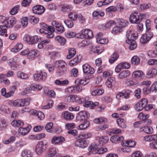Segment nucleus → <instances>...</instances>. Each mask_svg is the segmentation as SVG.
I'll list each match as a JSON object with an SVG mask.
<instances>
[{
  "mask_svg": "<svg viewBox=\"0 0 157 157\" xmlns=\"http://www.w3.org/2000/svg\"><path fill=\"white\" fill-rule=\"evenodd\" d=\"M55 65L56 67V73L58 75H64L66 71L67 64L63 60H60L56 61Z\"/></svg>",
  "mask_w": 157,
  "mask_h": 157,
  "instance_id": "obj_1",
  "label": "nucleus"
},
{
  "mask_svg": "<svg viewBox=\"0 0 157 157\" xmlns=\"http://www.w3.org/2000/svg\"><path fill=\"white\" fill-rule=\"evenodd\" d=\"M48 147V143L45 140L40 141L36 144L35 151L38 155L42 154L47 148Z\"/></svg>",
  "mask_w": 157,
  "mask_h": 157,
  "instance_id": "obj_2",
  "label": "nucleus"
},
{
  "mask_svg": "<svg viewBox=\"0 0 157 157\" xmlns=\"http://www.w3.org/2000/svg\"><path fill=\"white\" fill-rule=\"evenodd\" d=\"M145 17V15L138 13H134L131 14L129 17L130 22L132 24H139L142 20L143 18Z\"/></svg>",
  "mask_w": 157,
  "mask_h": 157,
  "instance_id": "obj_3",
  "label": "nucleus"
},
{
  "mask_svg": "<svg viewBox=\"0 0 157 157\" xmlns=\"http://www.w3.org/2000/svg\"><path fill=\"white\" fill-rule=\"evenodd\" d=\"M40 38H38L37 36H31L29 35H25L23 38V40L29 44H34L39 41Z\"/></svg>",
  "mask_w": 157,
  "mask_h": 157,
  "instance_id": "obj_4",
  "label": "nucleus"
},
{
  "mask_svg": "<svg viewBox=\"0 0 157 157\" xmlns=\"http://www.w3.org/2000/svg\"><path fill=\"white\" fill-rule=\"evenodd\" d=\"M47 76V73L42 71H40L39 73L35 74L33 75L34 80L38 81L45 80Z\"/></svg>",
  "mask_w": 157,
  "mask_h": 157,
  "instance_id": "obj_5",
  "label": "nucleus"
},
{
  "mask_svg": "<svg viewBox=\"0 0 157 157\" xmlns=\"http://www.w3.org/2000/svg\"><path fill=\"white\" fill-rule=\"evenodd\" d=\"M52 25L53 27H55L57 32L58 33L60 34L64 31V28L63 25L56 21L52 22Z\"/></svg>",
  "mask_w": 157,
  "mask_h": 157,
  "instance_id": "obj_6",
  "label": "nucleus"
},
{
  "mask_svg": "<svg viewBox=\"0 0 157 157\" xmlns=\"http://www.w3.org/2000/svg\"><path fill=\"white\" fill-rule=\"evenodd\" d=\"M140 105H142L144 109L146 111L149 110L153 108L154 105L152 104H147L148 100L147 99L144 98L141 101H139Z\"/></svg>",
  "mask_w": 157,
  "mask_h": 157,
  "instance_id": "obj_7",
  "label": "nucleus"
},
{
  "mask_svg": "<svg viewBox=\"0 0 157 157\" xmlns=\"http://www.w3.org/2000/svg\"><path fill=\"white\" fill-rule=\"evenodd\" d=\"M83 73L86 75L93 74L94 72V70L87 63H85L82 66Z\"/></svg>",
  "mask_w": 157,
  "mask_h": 157,
  "instance_id": "obj_8",
  "label": "nucleus"
},
{
  "mask_svg": "<svg viewBox=\"0 0 157 157\" xmlns=\"http://www.w3.org/2000/svg\"><path fill=\"white\" fill-rule=\"evenodd\" d=\"M75 144L77 147L84 148L87 146L88 143L84 139L80 138L75 142Z\"/></svg>",
  "mask_w": 157,
  "mask_h": 157,
  "instance_id": "obj_9",
  "label": "nucleus"
},
{
  "mask_svg": "<svg viewBox=\"0 0 157 157\" xmlns=\"http://www.w3.org/2000/svg\"><path fill=\"white\" fill-rule=\"evenodd\" d=\"M32 10L34 13L41 15L44 11L45 8L42 6L37 5L34 6Z\"/></svg>",
  "mask_w": 157,
  "mask_h": 157,
  "instance_id": "obj_10",
  "label": "nucleus"
},
{
  "mask_svg": "<svg viewBox=\"0 0 157 157\" xmlns=\"http://www.w3.org/2000/svg\"><path fill=\"white\" fill-rule=\"evenodd\" d=\"M65 140L64 138L61 136H55L52 138L51 142L55 145L59 144H62Z\"/></svg>",
  "mask_w": 157,
  "mask_h": 157,
  "instance_id": "obj_11",
  "label": "nucleus"
},
{
  "mask_svg": "<svg viewBox=\"0 0 157 157\" xmlns=\"http://www.w3.org/2000/svg\"><path fill=\"white\" fill-rule=\"evenodd\" d=\"M88 117L87 112L85 111H80L77 115L76 118L78 121H81L86 120Z\"/></svg>",
  "mask_w": 157,
  "mask_h": 157,
  "instance_id": "obj_12",
  "label": "nucleus"
},
{
  "mask_svg": "<svg viewBox=\"0 0 157 157\" xmlns=\"http://www.w3.org/2000/svg\"><path fill=\"white\" fill-rule=\"evenodd\" d=\"M82 31V35L86 39H90L93 36V32L90 29H83Z\"/></svg>",
  "mask_w": 157,
  "mask_h": 157,
  "instance_id": "obj_13",
  "label": "nucleus"
},
{
  "mask_svg": "<svg viewBox=\"0 0 157 157\" xmlns=\"http://www.w3.org/2000/svg\"><path fill=\"white\" fill-rule=\"evenodd\" d=\"M16 23V19L14 18H9L7 19V22L4 25L7 28H12Z\"/></svg>",
  "mask_w": 157,
  "mask_h": 157,
  "instance_id": "obj_14",
  "label": "nucleus"
},
{
  "mask_svg": "<svg viewBox=\"0 0 157 157\" xmlns=\"http://www.w3.org/2000/svg\"><path fill=\"white\" fill-rule=\"evenodd\" d=\"M96 140L98 142L100 145H102L107 143L109 138L106 136H98L96 137Z\"/></svg>",
  "mask_w": 157,
  "mask_h": 157,
  "instance_id": "obj_15",
  "label": "nucleus"
},
{
  "mask_svg": "<svg viewBox=\"0 0 157 157\" xmlns=\"http://www.w3.org/2000/svg\"><path fill=\"white\" fill-rule=\"evenodd\" d=\"M62 116L63 118L67 120H72L74 118L73 114L68 111L63 112Z\"/></svg>",
  "mask_w": 157,
  "mask_h": 157,
  "instance_id": "obj_16",
  "label": "nucleus"
},
{
  "mask_svg": "<svg viewBox=\"0 0 157 157\" xmlns=\"http://www.w3.org/2000/svg\"><path fill=\"white\" fill-rule=\"evenodd\" d=\"M132 76L135 78L143 79L144 76L143 72L141 71H136L134 72L132 74Z\"/></svg>",
  "mask_w": 157,
  "mask_h": 157,
  "instance_id": "obj_17",
  "label": "nucleus"
},
{
  "mask_svg": "<svg viewBox=\"0 0 157 157\" xmlns=\"http://www.w3.org/2000/svg\"><path fill=\"white\" fill-rule=\"evenodd\" d=\"M98 105L99 103L98 102H93L92 101H90L86 102L83 105L85 107H90L91 109H93L94 106Z\"/></svg>",
  "mask_w": 157,
  "mask_h": 157,
  "instance_id": "obj_18",
  "label": "nucleus"
},
{
  "mask_svg": "<svg viewBox=\"0 0 157 157\" xmlns=\"http://www.w3.org/2000/svg\"><path fill=\"white\" fill-rule=\"evenodd\" d=\"M143 140L147 142L157 140V135H147L144 137Z\"/></svg>",
  "mask_w": 157,
  "mask_h": 157,
  "instance_id": "obj_19",
  "label": "nucleus"
},
{
  "mask_svg": "<svg viewBox=\"0 0 157 157\" xmlns=\"http://www.w3.org/2000/svg\"><path fill=\"white\" fill-rule=\"evenodd\" d=\"M152 37L148 36L147 34H143L141 37L140 41L142 44H145L147 43L151 39Z\"/></svg>",
  "mask_w": 157,
  "mask_h": 157,
  "instance_id": "obj_20",
  "label": "nucleus"
},
{
  "mask_svg": "<svg viewBox=\"0 0 157 157\" xmlns=\"http://www.w3.org/2000/svg\"><path fill=\"white\" fill-rule=\"evenodd\" d=\"M117 25H118L121 28L127 26L128 24V21L125 20L118 19L117 20Z\"/></svg>",
  "mask_w": 157,
  "mask_h": 157,
  "instance_id": "obj_21",
  "label": "nucleus"
},
{
  "mask_svg": "<svg viewBox=\"0 0 157 157\" xmlns=\"http://www.w3.org/2000/svg\"><path fill=\"white\" fill-rule=\"evenodd\" d=\"M124 140L123 137L121 136H119L117 135H114L111 137L110 139V141L114 143H117L119 141H122Z\"/></svg>",
  "mask_w": 157,
  "mask_h": 157,
  "instance_id": "obj_22",
  "label": "nucleus"
},
{
  "mask_svg": "<svg viewBox=\"0 0 157 157\" xmlns=\"http://www.w3.org/2000/svg\"><path fill=\"white\" fill-rule=\"evenodd\" d=\"M130 75V73L129 71L124 70L119 74L118 77L120 79H122L129 77Z\"/></svg>",
  "mask_w": 157,
  "mask_h": 157,
  "instance_id": "obj_23",
  "label": "nucleus"
},
{
  "mask_svg": "<svg viewBox=\"0 0 157 157\" xmlns=\"http://www.w3.org/2000/svg\"><path fill=\"white\" fill-rule=\"evenodd\" d=\"M78 97L73 95H70L69 96L66 97L65 98V100L69 102H73L74 101H76V100H78Z\"/></svg>",
  "mask_w": 157,
  "mask_h": 157,
  "instance_id": "obj_24",
  "label": "nucleus"
},
{
  "mask_svg": "<svg viewBox=\"0 0 157 157\" xmlns=\"http://www.w3.org/2000/svg\"><path fill=\"white\" fill-rule=\"evenodd\" d=\"M98 148V145L95 144H91L88 148V150L90 153H92L93 154H97V149Z\"/></svg>",
  "mask_w": 157,
  "mask_h": 157,
  "instance_id": "obj_25",
  "label": "nucleus"
},
{
  "mask_svg": "<svg viewBox=\"0 0 157 157\" xmlns=\"http://www.w3.org/2000/svg\"><path fill=\"white\" fill-rule=\"evenodd\" d=\"M30 100L29 98L24 99H19V107H22L29 105Z\"/></svg>",
  "mask_w": 157,
  "mask_h": 157,
  "instance_id": "obj_26",
  "label": "nucleus"
},
{
  "mask_svg": "<svg viewBox=\"0 0 157 157\" xmlns=\"http://www.w3.org/2000/svg\"><path fill=\"white\" fill-rule=\"evenodd\" d=\"M81 56H76L73 60H71L69 62V64L71 66H73L76 65L79 62L81 59Z\"/></svg>",
  "mask_w": 157,
  "mask_h": 157,
  "instance_id": "obj_27",
  "label": "nucleus"
},
{
  "mask_svg": "<svg viewBox=\"0 0 157 157\" xmlns=\"http://www.w3.org/2000/svg\"><path fill=\"white\" fill-rule=\"evenodd\" d=\"M121 144L123 146L133 147L135 146L136 144L134 142L132 141L125 140L122 142Z\"/></svg>",
  "mask_w": 157,
  "mask_h": 157,
  "instance_id": "obj_28",
  "label": "nucleus"
},
{
  "mask_svg": "<svg viewBox=\"0 0 157 157\" xmlns=\"http://www.w3.org/2000/svg\"><path fill=\"white\" fill-rule=\"evenodd\" d=\"M115 83V78L113 77L109 78L106 81V85L109 88H111Z\"/></svg>",
  "mask_w": 157,
  "mask_h": 157,
  "instance_id": "obj_29",
  "label": "nucleus"
},
{
  "mask_svg": "<svg viewBox=\"0 0 157 157\" xmlns=\"http://www.w3.org/2000/svg\"><path fill=\"white\" fill-rule=\"evenodd\" d=\"M7 28L4 25L0 26V35L2 36H5L6 37L8 36L7 34Z\"/></svg>",
  "mask_w": 157,
  "mask_h": 157,
  "instance_id": "obj_30",
  "label": "nucleus"
},
{
  "mask_svg": "<svg viewBox=\"0 0 157 157\" xmlns=\"http://www.w3.org/2000/svg\"><path fill=\"white\" fill-rule=\"evenodd\" d=\"M157 73V70L155 68H151L149 70L146 75V77L148 78H151L152 76L155 75Z\"/></svg>",
  "mask_w": 157,
  "mask_h": 157,
  "instance_id": "obj_31",
  "label": "nucleus"
},
{
  "mask_svg": "<svg viewBox=\"0 0 157 157\" xmlns=\"http://www.w3.org/2000/svg\"><path fill=\"white\" fill-rule=\"evenodd\" d=\"M89 78L88 76L86 77L84 79H78L76 81L80 85H85L88 83L89 81Z\"/></svg>",
  "mask_w": 157,
  "mask_h": 157,
  "instance_id": "obj_32",
  "label": "nucleus"
},
{
  "mask_svg": "<svg viewBox=\"0 0 157 157\" xmlns=\"http://www.w3.org/2000/svg\"><path fill=\"white\" fill-rule=\"evenodd\" d=\"M140 60V58L137 56H134L131 59V63L134 65H137L139 64Z\"/></svg>",
  "mask_w": 157,
  "mask_h": 157,
  "instance_id": "obj_33",
  "label": "nucleus"
},
{
  "mask_svg": "<svg viewBox=\"0 0 157 157\" xmlns=\"http://www.w3.org/2000/svg\"><path fill=\"white\" fill-rule=\"evenodd\" d=\"M55 39L61 45H65L66 42V39L63 37L60 36H56L55 37Z\"/></svg>",
  "mask_w": 157,
  "mask_h": 157,
  "instance_id": "obj_34",
  "label": "nucleus"
},
{
  "mask_svg": "<svg viewBox=\"0 0 157 157\" xmlns=\"http://www.w3.org/2000/svg\"><path fill=\"white\" fill-rule=\"evenodd\" d=\"M23 44L21 43L17 44L13 48L11 49V51L14 52H17L23 48Z\"/></svg>",
  "mask_w": 157,
  "mask_h": 157,
  "instance_id": "obj_35",
  "label": "nucleus"
},
{
  "mask_svg": "<svg viewBox=\"0 0 157 157\" xmlns=\"http://www.w3.org/2000/svg\"><path fill=\"white\" fill-rule=\"evenodd\" d=\"M21 155L22 157H32L33 153L29 150L25 149L22 151Z\"/></svg>",
  "mask_w": 157,
  "mask_h": 157,
  "instance_id": "obj_36",
  "label": "nucleus"
},
{
  "mask_svg": "<svg viewBox=\"0 0 157 157\" xmlns=\"http://www.w3.org/2000/svg\"><path fill=\"white\" fill-rule=\"evenodd\" d=\"M76 51L74 48H71L69 50V54L67 56V58L68 59H71L76 54Z\"/></svg>",
  "mask_w": 157,
  "mask_h": 157,
  "instance_id": "obj_37",
  "label": "nucleus"
},
{
  "mask_svg": "<svg viewBox=\"0 0 157 157\" xmlns=\"http://www.w3.org/2000/svg\"><path fill=\"white\" fill-rule=\"evenodd\" d=\"M134 33V32L132 30H129L127 32L126 36L128 40H126V43H129V42L128 41L132 40V35H133Z\"/></svg>",
  "mask_w": 157,
  "mask_h": 157,
  "instance_id": "obj_38",
  "label": "nucleus"
},
{
  "mask_svg": "<svg viewBox=\"0 0 157 157\" xmlns=\"http://www.w3.org/2000/svg\"><path fill=\"white\" fill-rule=\"evenodd\" d=\"M62 11L63 12H69L71 9V7L67 4H62L60 6Z\"/></svg>",
  "mask_w": 157,
  "mask_h": 157,
  "instance_id": "obj_39",
  "label": "nucleus"
},
{
  "mask_svg": "<svg viewBox=\"0 0 157 157\" xmlns=\"http://www.w3.org/2000/svg\"><path fill=\"white\" fill-rule=\"evenodd\" d=\"M118 57V55L117 53H114L111 55L110 58L109 60V63H113L117 60Z\"/></svg>",
  "mask_w": 157,
  "mask_h": 157,
  "instance_id": "obj_40",
  "label": "nucleus"
},
{
  "mask_svg": "<svg viewBox=\"0 0 157 157\" xmlns=\"http://www.w3.org/2000/svg\"><path fill=\"white\" fill-rule=\"evenodd\" d=\"M124 121V119L122 118H119L117 120V122L118 125L120 127L123 128H126V125Z\"/></svg>",
  "mask_w": 157,
  "mask_h": 157,
  "instance_id": "obj_41",
  "label": "nucleus"
},
{
  "mask_svg": "<svg viewBox=\"0 0 157 157\" xmlns=\"http://www.w3.org/2000/svg\"><path fill=\"white\" fill-rule=\"evenodd\" d=\"M17 76L18 78L22 79H25L28 78L27 74L21 71H19L17 73Z\"/></svg>",
  "mask_w": 157,
  "mask_h": 157,
  "instance_id": "obj_42",
  "label": "nucleus"
},
{
  "mask_svg": "<svg viewBox=\"0 0 157 157\" xmlns=\"http://www.w3.org/2000/svg\"><path fill=\"white\" fill-rule=\"evenodd\" d=\"M23 122L19 120H15L12 122L11 124L14 127H18L19 126H22L23 125Z\"/></svg>",
  "mask_w": 157,
  "mask_h": 157,
  "instance_id": "obj_43",
  "label": "nucleus"
},
{
  "mask_svg": "<svg viewBox=\"0 0 157 157\" xmlns=\"http://www.w3.org/2000/svg\"><path fill=\"white\" fill-rule=\"evenodd\" d=\"M56 149L54 148H50L48 150V155L49 157L54 156L56 154Z\"/></svg>",
  "mask_w": 157,
  "mask_h": 157,
  "instance_id": "obj_44",
  "label": "nucleus"
},
{
  "mask_svg": "<svg viewBox=\"0 0 157 157\" xmlns=\"http://www.w3.org/2000/svg\"><path fill=\"white\" fill-rule=\"evenodd\" d=\"M136 82L131 79H127L125 80V84L127 86H130L136 84Z\"/></svg>",
  "mask_w": 157,
  "mask_h": 157,
  "instance_id": "obj_45",
  "label": "nucleus"
},
{
  "mask_svg": "<svg viewBox=\"0 0 157 157\" xmlns=\"http://www.w3.org/2000/svg\"><path fill=\"white\" fill-rule=\"evenodd\" d=\"M28 19L30 22L33 24L37 23L39 21V19L38 18L36 17L33 16H29Z\"/></svg>",
  "mask_w": 157,
  "mask_h": 157,
  "instance_id": "obj_46",
  "label": "nucleus"
},
{
  "mask_svg": "<svg viewBox=\"0 0 157 157\" xmlns=\"http://www.w3.org/2000/svg\"><path fill=\"white\" fill-rule=\"evenodd\" d=\"M68 17L72 21H75L77 19V14L75 12H71L68 14Z\"/></svg>",
  "mask_w": 157,
  "mask_h": 157,
  "instance_id": "obj_47",
  "label": "nucleus"
},
{
  "mask_svg": "<svg viewBox=\"0 0 157 157\" xmlns=\"http://www.w3.org/2000/svg\"><path fill=\"white\" fill-rule=\"evenodd\" d=\"M90 125V123L87 121H85L79 126V128L81 130L85 129L87 128Z\"/></svg>",
  "mask_w": 157,
  "mask_h": 157,
  "instance_id": "obj_48",
  "label": "nucleus"
},
{
  "mask_svg": "<svg viewBox=\"0 0 157 157\" xmlns=\"http://www.w3.org/2000/svg\"><path fill=\"white\" fill-rule=\"evenodd\" d=\"M38 51L36 49L32 50L30 51H29L28 56L30 57V58H33L37 55L38 53Z\"/></svg>",
  "mask_w": 157,
  "mask_h": 157,
  "instance_id": "obj_49",
  "label": "nucleus"
},
{
  "mask_svg": "<svg viewBox=\"0 0 157 157\" xmlns=\"http://www.w3.org/2000/svg\"><path fill=\"white\" fill-rule=\"evenodd\" d=\"M104 92L102 90L97 89L93 91L92 92V95L94 96H95L97 95H100L102 94Z\"/></svg>",
  "mask_w": 157,
  "mask_h": 157,
  "instance_id": "obj_50",
  "label": "nucleus"
},
{
  "mask_svg": "<svg viewBox=\"0 0 157 157\" xmlns=\"http://www.w3.org/2000/svg\"><path fill=\"white\" fill-rule=\"evenodd\" d=\"M144 132L147 134H151L153 132V128L150 126H146L143 129Z\"/></svg>",
  "mask_w": 157,
  "mask_h": 157,
  "instance_id": "obj_51",
  "label": "nucleus"
},
{
  "mask_svg": "<svg viewBox=\"0 0 157 157\" xmlns=\"http://www.w3.org/2000/svg\"><path fill=\"white\" fill-rule=\"evenodd\" d=\"M0 122V127L2 129H5L7 126L8 123L6 119H1Z\"/></svg>",
  "mask_w": 157,
  "mask_h": 157,
  "instance_id": "obj_52",
  "label": "nucleus"
},
{
  "mask_svg": "<svg viewBox=\"0 0 157 157\" xmlns=\"http://www.w3.org/2000/svg\"><path fill=\"white\" fill-rule=\"evenodd\" d=\"M19 9V5H17L13 7L10 11V13L11 14L13 15L17 13Z\"/></svg>",
  "mask_w": 157,
  "mask_h": 157,
  "instance_id": "obj_53",
  "label": "nucleus"
},
{
  "mask_svg": "<svg viewBox=\"0 0 157 157\" xmlns=\"http://www.w3.org/2000/svg\"><path fill=\"white\" fill-rule=\"evenodd\" d=\"M16 89L15 86H12L10 88V91L7 93H6V97L8 98L11 96H12L14 94V91Z\"/></svg>",
  "mask_w": 157,
  "mask_h": 157,
  "instance_id": "obj_54",
  "label": "nucleus"
},
{
  "mask_svg": "<svg viewBox=\"0 0 157 157\" xmlns=\"http://www.w3.org/2000/svg\"><path fill=\"white\" fill-rule=\"evenodd\" d=\"M19 132L23 135H25L27 134L29 132V130L26 128H20L19 129Z\"/></svg>",
  "mask_w": 157,
  "mask_h": 157,
  "instance_id": "obj_55",
  "label": "nucleus"
},
{
  "mask_svg": "<svg viewBox=\"0 0 157 157\" xmlns=\"http://www.w3.org/2000/svg\"><path fill=\"white\" fill-rule=\"evenodd\" d=\"M49 57L52 59H54L55 58L59 57V53L56 52H51L49 55Z\"/></svg>",
  "mask_w": 157,
  "mask_h": 157,
  "instance_id": "obj_56",
  "label": "nucleus"
},
{
  "mask_svg": "<svg viewBox=\"0 0 157 157\" xmlns=\"http://www.w3.org/2000/svg\"><path fill=\"white\" fill-rule=\"evenodd\" d=\"M53 126V124L52 122H50L46 125L45 128L47 132H52V129Z\"/></svg>",
  "mask_w": 157,
  "mask_h": 157,
  "instance_id": "obj_57",
  "label": "nucleus"
},
{
  "mask_svg": "<svg viewBox=\"0 0 157 157\" xmlns=\"http://www.w3.org/2000/svg\"><path fill=\"white\" fill-rule=\"evenodd\" d=\"M97 41L98 43L101 44H107L108 42V40L107 39L101 38H97Z\"/></svg>",
  "mask_w": 157,
  "mask_h": 157,
  "instance_id": "obj_58",
  "label": "nucleus"
},
{
  "mask_svg": "<svg viewBox=\"0 0 157 157\" xmlns=\"http://www.w3.org/2000/svg\"><path fill=\"white\" fill-rule=\"evenodd\" d=\"M28 18L27 17H25L23 18L22 20L21 21L22 26L23 28H25L27 26L28 22Z\"/></svg>",
  "mask_w": 157,
  "mask_h": 157,
  "instance_id": "obj_59",
  "label": "nucleus"
},
{
  "mask_svg": "<svg viewBox=\"0 0 157 157\" xmlns=\"http://www.w3.org/2000/svg\"><path fill=\"white\" fill-rule=\"evenodd\" d=\"M134 107L135 110L138 111H140L144 109L142 105H140V101L135 105Z\"/></svg>",
  "mask_w": 157,
  "mask_h": 157,
  "instance_id": "obj_60",
  "label": "nucleus"
},
{
  "mask_svg": "<svg viewBox=\"0 0 157 157\" xmlns=\"http://www.w3.org/2000/svg\"><path fill=\"white\" fill-rule=\"evenodd\" d=\"M107 151V148L105 147H102L98 149L97 154H102Z\"/></svg>",
  "mask_w": 157,
  "mask_h": 157,
  "instance_id": "obj_61",
  "label": "nucleus"
},
{
  "mask_svg": "<svg viewBox=\"0 0 157 157\" xmlns=\"http://www.w3.org/2000/svg\"><path fill=\"white\" fill-rule=\"evenodd\" d=\"M122 68L128 69L130 67V65L127 62H122L120 63Z\"/></svg>",
  "mask_w": 157,
  "mask_h": 157,
  "instance_id": "obj_62",
  "label": "nucleus"
},
{
  "mask_svg": "<svg viewBox=\"0 0 157 157\" xmlns=\"http://www.w3.org/2000/svg\"><path fill=\"white\" fill-rule=\"evenodd\" d=\"M147 55L150 57H154L157 56V52L155 51L149 50L148 52Z\"/></svg>",
  "mask_w": 157,
  "mask_h": 157,
  "instance_id": "obj_63",
  "label": "nucleus"
},
{
  "mask_svg": "<svg viewBox=\"0 0 157 157\" xmlns=\"http://www.w3.org/2000/svg\"><path fill=\"white\" fill-rule=\"evenodd\" d=\"M131 157H143L142 153L140 151H136L132 154Z\"/></svg>",
  "mask_w": 157,
  "mask_h": 157,
  "instance_id": "obj_64",
  "label": "nucleus"
}]
</instances>
